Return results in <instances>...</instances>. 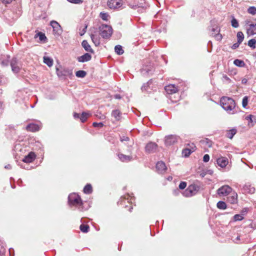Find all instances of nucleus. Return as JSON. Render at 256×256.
<instances>
[{"label": "nucleus", "mask_w": 256, "mask_h": 256, "mask_svg": "<svg viewBox=\"0 0 256 256\" xmlns=\"http://www.w3.org/2000/svg\"><path fill=\"white\" fill-rule=\"evenodd\" d=\"M247 82H248V80L246 78H244L242 80V84H246L247 83Z\"/></svg>", "instance_id": "nucleus-55"}, {"label": "nucleus", "mask_w": 256, "mask_h": 256, "mask_svg": "<svg viewBox=\"0 0 256 256\" xmlns=\"http://www.w3.org/2000/svg\"><path fill=\"white\" fill-rule=\"evenodd\" d=\"M70 3L74 4H81L83 2L82 0H67Z\"/></svg>", "instance_id": "nucleus-47"}, {"label": "nucleus", "mask_w": 256, "mask_h": 256, "mask_svg": "<svg viewBox=\"0 0 256 256\" xmlns=\"http://www.w3.org/2000/svg\"><path fill=\"white\" fill-rule=\"evenodd\" d=\"M86 28H87V26H85V28H84V30H83V33L80 34V35H81V36L83 35V34L86 32Z\"/></svg>", "instance_id": "nucleus-58"}, {"label": "nucleus", "mask_w": 256, "mask_h": 256, "mask_svg": "<svg viewBox=\"0 0 256 256\" xmlns=\"http://www.w3.org/2000/svg\"><path fill=\"white\" fill-rule=\"evenodd\" d=\"M44 64H47L48 66H51L53 64L52 59L49 57L44 56Z\"/></svg>", "instance_id": "nucleus-32"}, {"label": "nucleus", "mask_w": 256, "mask_h": 256, "mask_svg": "<svg viewBox=\"0 0 256 256\" xmlns=\"http://www.w3.org/2000/svg\"><path fill=\"white\" fill-rule=\"evenodd\" d=\"M248 98L246 96L242 98V104L243 107L246 108V106L248 105Z\"/></svg>", "instance_id": "nucleus-48"}, {"label": "nucleus", "mask_w": 256, "mask_h": 256, "mask_svg": "<svg viewBox=\"0 0 256 256\" xmlns=\"http://www.w3.org/2000/svg\"><path fill=\"white\" fill-rule=\"evenodd\" d=\"M115 52L118 55L122 54L124 53V50L122 48V46L120 45H117L115 46Z\"/></svg>", "instance_id": "nucleus-38"}, {"label": "nucleus", "mask_w": 256, "mask_h": 256, "mask_svg": "<svg viewBox=\"0 0 256 256\" xmlns=\"http://www.w3.org/2000/svg\"><path fill=\"white\" fill-rule=\"evenodd\" d=\"M220 29L218 26H216V28H214L212 30V36H214L216 40L220 41L222 38V35L220 34Z\"/></svg>", "instance_id": "nucleus-12"}, {"label": "nucleus", "mask_w": 256, "mask_h": 256, "mask_svg": "<svg viewBox=\"0 0 256 256\" xmlns=\"http://www.w3.org/2000/svg\"><path fill=\"white\" fill-rule=\"evenodd\" d=\"M118 156L122 162H128L132 160V156L125 155L122 154H118Z\"/></svg>", "instance_id": "nucleus-24"}, {"label": "nucleus", "mask_w": 256, "mask_h": 256, "mask_svg": "<svg viewBox=\"0 0 256 256\" xmlns=\"http://www.w3.org/2000/svg\"><path fill=\"white\" fill-rule=\"evenodd\" d=\"M90 116V114L86 112H83L81 115H80V120L81 122H84L86 121L88 118Z\"/></svg>", "instance_id": "nucleus-31"}, {"label": "nucleus", "mask_w": 256, "mask_h": 256, "mask_svg": "<svg viewBox=\"0 0 256 256\" xmlns=\"http://www.w3.org/2000/svg\"><path fill=\"white\" fill-rule=\"evenodd\" d=\"M228 163V159L226 157H220L217 159L218 164L222 168L226 167Z\"/></svg>", "instance_id": "nucleus-17"}, {"label": "nucleus", "mask_w": 256, "mask_h": 256, "mask_svg": "<svg viewBox=\"0 0 256 256\" xmlns=\"http://www.w3.org/2000/svg\"><path fill=\"white\" fill-rule=\"evenodd\" d=\"M234 64L236 66L240 67H243L245 65V63L243 60L238 59L235 60L234 62Z\"/></svg>", "instance_id": "nucleus-36"}, {"label": "nucleus", "mask_w": 256, "mask_h": 256, "mask_svg": "<svg viewBox=\"0 0 256 256\" xmlns=\"http://www.w3.org/2000/svg\"><path fill=\"white\" fill-rule=\"evenodd\" d=\"M200 190V187L196 184H192L188 187L183 193L186 197H190L196 194Z\"/></svg>", "instance_id": "nucleus-4"}, {"label": "nucleus", "mask_w": 256, "mask_h": 256, "mask_svg": "<svg viewBox=\"0 0 256 256\" xmlns=\"http://www.w3.org/2000/svg\"><path fill=\"white\" fill-rule=\"evenodd\" d=\"M232 26L234 28H236L239 26L238 20L235 18H233L232 20Z\"/></svg>", "instance_id": "nucleus-44"}, {"label": "nucleus", "mask_w": 256, "mask_h": 256, "mask_svg": "<svg viewBox=\"0 0 256 256\" xmlns=\"http://www.w3.org/2000/svg\"><path fill=\"white\" fill-rule=\"evenodd\" d=\"M10 66L12 71L16 74L18 73L21 68L20 64L15 58H12L10 60Z\"/></svg>", "instance_id": "nucleus-8"}, {"label": "nucleus", "mask_w": 256, "mask_h": 256, "mask_svg": "<svg viewBox=\"0 0 256 256\" xmlns=\"http://www.w3.org/2000/svg\"><path fill=\"white\" fill-rule=\"evenodd\" d=\"M227 200L232 204H234L238 202V194L236 192H232L231 195L228 197Z\"/></svg>", "instance_id": "nucleus-18"}, {"label": "nucleus", "mask_w": 256, "mask_h": 256, "mask_svg": "<svg viewBox=\"0 0 256 256\" xmlns=\"http://www.w3.org/2000/svg\"><path fill=\"white\" fill-rule=\"evenodd\" d=\"M3 4H8L11 3L14 0H1Z\"/></svg>", "instance_id": "nucleus-53"}, {"label": "nucleus", "mask_w": 256, "mask_h": 256, "mask_svg": "<svg viewBox=\"0 0 256 256\" xmlns=\"http://www.w3.org/2000/svg\"><path fill=\"white\" fill-rule=\"evenodd\" d=\"M236 240H240V236H238L236 237Z\"/></svg>", "instance_id": "nucleus-60"}, {"label": "nucleus", "mask_w": 256, "mask_h": 256, "mask_svg": "<svg viewBox=\"0 0 256 256\" xmlns=\"http://www.w3.org/2000/svg\"><path fill=\"white\" fill-rule=\"evenodd\" d=\"M50 25L53 28L54 34L60 35L62 32V28L60 24L56 21L52 20L50 22Z\"/></svg>", "instance_id": "nucleus-11"}, {"label": "nucleus", "mask_w": 256, "mask_h": 256, "mask_svg": "<svg viewBox=\"0 0 256 256\" xmlns=\"http://www.w3.org/2000/svg\"><path fill=\"white\" fill-rule=\"evenodd\" d=\"M92 126L94 127H99V128H102L104 126V124L102 122H94L92 124Z\"/></svg>", "instance_id": "nucleus-50"}, {"label": "nucleus", "mask_w": 256, "mask_h": 256, "mask_svg": "<svg viewBox=\"0 0 256 256\" xmlns=\"http://www.w3.org/2000/svg\"><path fill=\"white\" fill-rule=\"evenodd\" d=\"M91 58V56L88 53H86L82 56L78 57V60L80 62H84L90 60Z\"/></svg>", "instance_id": "nucleus-19"}, {"label": "nucleus", "mask_w": 256, "mask_h": 256, "mask_svg": "<svg viewBox=\"0 0 256 256\" xmlns=\"http://www.w3.org/2000/svg\"><path fill=\"white\" fill-rule=\"evenodd\" d=\"M158 145L154 142H150L145 146L146 152L148 154L155 152L158 148Z\"/></svg>", "instance_id": "nucleus-10"}, {"label": "nucleus", "mask_w": 256, "mask_h": 256, "mask_svg": "<svg viewBox=\"0 0 256 256\" xmlns=\"http://www.w3.org/2000/svg\"><path fill=\"white\" fill-rule=\"evenodd\" d=\"M40 130V126L37 124L32 123L26 127V130L28 132H36Z\"/></svg>", "instance_id": "nucleus-16"}, {"label": "nucleus", "mask_w": 256, "mask_h": 256, "mask_svg": "<svg viewBox=\"0 0 256 256\" xmlns=\"http://www.w3.org/2000/svg\"><path fill=\"white\" fill-rule=\"evenodd\" d=\"M179 137L176 135H169L165 138V144L166 146H171L176 143Z\"/></svg>", "instance_id": "nucleus-9"}, {"label": "nucleus", "mask_w": 256, "mask_h": 256, "mask_svg": "<svg viewBox=\"0 0 256 256\" xmlns=\"http://www.w3.org/2000/svg\"><path fill=\"white\" fill-rule=\"evenodd\" d=\"M164 89L166 92L169 94H174L178 91V87L174 84H172L166 86Z\"/></svg>", "instance_id": "nucleus-13"}, {"label": "nucleus", "mask_w": 256, "mask_h": 256, "mask_svg": "<svg viewBox=\"0 0 256 256\" xmlns=\"http://www.w3.org/2000/svg\"><path fill=\"white\" fill-rule=\"evenodd\" d=\"M226 136L228 138L232 139L234 136L236 134L237 130L235 128H233L229 130H226Z\"/></svg>", "instance_id": "nucleus-23"}, {"label": "nucleus", "mask_w": 256, "mask_h": 256, "mask_svg": "<svg viewBox=\"0 0 256 256\" xmlns=\"http://www.w3.org/2000/svg\"><path fill=\"white\" fill-rule=\"evenodd\" d=\"M232 188L228 185H224L217 190V194L220 196H227L232 192Z\"/></svg>", "instance_id": "nucleus-6"}, {"label": "nucleus", "mask_w": 256, "mask_h": 256, "mask_svg": "<svg viewBox=\"0 0 256 256\" xmlns=\"http://www.w3.org/2000/svg\"><path fill=\"white\" fill-rule=\"evenodd\" d=\"M83 192L86 194H90L92 192V188L90 184H87L84 188Z\"/></svg>", "instance_id": "nucleus-29"}, {"label": "nucleus", "mask_w": 256, "mask_h": 256, "mask_svg": "<svg viewBox=\"0 0 256 256\" xmlns=\"http://www.w3.org/2000/svg\"><path fill=\"white\" fill-rule=\"evenodd\" d=\"M210 160V156L208 154H206L204 156L203 160L204 162H208Z\"/></svg>", "instance_id": "nucleus-51"}, {"label": "nucleus", "mask_w": 256, "mask_h": 256, "mask_svg": "<svg viewBox=\"0 0 256 256\" xmlns=\"http://www.w3.org/2000/svg\"><path fill=\"white\" fill-rule=\"evenodd\" d=\"M186 185H187V184H186V182H182L180 184L178 188H180V189L184 190V188H186Z\"/></svg>", "instance_id": "nucleus-49"}, {"label": "nucleus", "mask_w": 256, "mask_h": 256, "mask_svg": "<svg viewBox=\"0 0 256 256\" xmlns=\"http://www.w3.org/2000/svg\"><path fill=\"white\" fill-rule=\"evenodd\" d=\"M248 12L250 14H251L252 15H254L256 14V8L254 6H250L248 9Z\"/></svg>", "instance_id": "nucleus-41"}, {"label": "nucleus", "mask_w": 256, "mask_h": 256, "mask_svg": "<svg viewBox=\"0 0 256 256\" xmlns=\"http://www.w3.org/2000/svg\"><path fill=\"white\" fill-rule=\"evenodd\" d=\"M248 35L253 36L256 34V24H250L247 28Z\"/></svg>", "instance_id": "nucleus-20"}, {"label": "nucleus", "mask_w": 256, "mask_h": 256, "mask_svg": "<svg viewBox=\"0 0 256 256\" xmlns=\"http://www.w3.org/2000/svg\"><path fill=\"white\" fill-rule=\"evenodd\" d=\"M74 117L76 119L80 118V114L78 113L74 112Z\"/></svg>", "instance_id": "nucleus-54"}, {"label": "nucleus", "mask_w": 256, "mask_h": 256, "mask_svg": "<svg viewBox=\"0 0 256 256\" xmlns=\"http://www.w3.org/2000/svg\"><path fill=\"white\" fill-rule=\"evenodd\" d=\"M244 190L246 192L252 194L254 192L255 188L250 184H246L244 186Z\"/></svg>", "instance_id": "nucleus-28"}, {"label": "nucleus", "mask_w": 256, "mask_h": 256, "mask_svg": "<svg viewBox=\"0 0 256 256\" xmlns=\"http://www.w3.org/2000/svg\"><path fill=\"white\" fill-rule=\"evenodd\" d=\"M36 155L34 152H30L27 156H25L22 161L26 163L32 162L36 158Z\"/></svg>", "instance_id": "nucleus-15"}, {"label": "nucleus", "mask_w": 256, "mask_h": 256, "mask_svg": "<svg viewBox=\"0 0 256 256\" xmlns=\"http://www.w3.org/2000/svg\"><path fill=\"white\" fill-rule=\"evenodd\" d=\"M10 56L8 55H2L0 56L1 64L3 66H8L9 64Z\"/></svg>", "instance_id": "nucleus-21"}, {"label": "nucleus", "mask_w": 256, "mask_h": 256, "mask_svg": "<svg viewBox=\"0 0 256 256\" xmlns=\"http://www.w3.org/2000/svg\"><path fill=\"white\" fill-rule=\"evenodd\" d=\"M224 78L226 80H228L229 79L228 78L227 76H225Z\"/></svg>", "instance_id": "nucleus-61"}, {"label": "nucleus", "mask_w": 256, "mask_h": 256, "mask_svg": "<svg viewBox=\"0 0 256 256\" xmlns=\"http://www.w3.org/2000/svg\"><path fill=\"white\" fill-rule=\"evenodd\" d=\"M90 38L92 42L96 46H98L100 44V41L99 38L98 36H96L94 34H92L90 35Z\"/></svg>", "instance_id": "nucleus-33"}, {"label": "nucleus", "mask_w": 256, "mask_h": 256, "mask_svg": "<svg viewBox=\"0 0 256 256\" xmlns=\"http://www.w3.org/2000/svg\"><path fill=\"white\" fill-rule=\"evenodd\" d=\"M248 46L252 48H255L256 47V40L254 38L249 40Z\"/></svg>", "instance_id": "nucleus-39"}, {"label": "nucleus", "mask_w": 256, "mask_h": 256, "mask_svg": "<svg viewBox=\"0 0 256 256\" xmlns=\"http://www.w3.org/2000/svg\"><path fill=\"white\" fill-rule=\"evenodd\" d=\"M239 44H234L233 46H232V48H238L239 46Z\"/></svg>", "instance_id": "nucleus-56"}, {"label": "nucleus", "mask_w": 256, "mask_h": 256, "mask_svg": "<svg viewBox=\"0 0 256 256\" xmlns=\"http://www.w3.org/2000/svg\"><path fill=\"white\" fill-rule=\"evenodd\" d=\"M80 228L82 232L86 233L89 231L90 226L88 224H82L80 226Z\"/></svg>", "instance_id": "nucleus-34"}, {"label": "nucleus", "mask_w": 256, "mask_h": 256, "mask_svg": "<svg viewBox=\"0 0 256 256\" xmlns=\"http://www.w3.org/2000/svg\"><path fill=\"white\" fill-rule=\"evenodd\" d=\"M217 207L220 210H225L226 208V204L225 202L222 201H219L217 203Z\"/></svg>", "instance_id": "nucleus-35"}, {"label": "nucleus", "mask_w": 256, "mask_h": 256, "mask_svg": "<svg viewBox=\"0 0 256 256\" xmlns=\"http://www.w3.org/2000/svg\"><path fill=\"white\" fill-rule=\"evenodd\" d=\"M115 98H118V99H120V98H121V97H120V95H116V96H115Z\"/></svg>", "instance_id": "nucleus-59"}, {"label": "nucleus", "mask_w": 256, "mask_h": 256, "mask_svg": "<svg viewBox=\"0 0 256 256\" xmlns=\"http://www.w3.org/2000/svg\"><path fill=\"white\" fill-rule=\"evenodd\" d=\"M58 74L60 77H62V76H71L72 75V72L71 70L64 69L59 72Z\"/></svg>", "instance_id": "nucleus-22"}, {"label": "nucleus", "mask_w": 256, "mask_h": 256, "mask_svg": "<svg viewBox=\"0 0 256 256\" xmlns=\"http://www.w3.org/2000/svg\"><path fill=\"white\" fill-rule=\"evenodd\" d=\"M100 16L102 20H107L108 14L107 13L101 12L100 13Z\"/></svg>", "instance_id": "nucleus-45"}, {"label": "nucleus", "mask_w": 256, "mask_h": 256, "mask_svg": "<svg viewBox=\"0 0 256 256\" xmlns=\"http://www.w3.org/2000/svg\"><path fill=\"white\" fill-rule=\"evenodd\" d=\"M86 74V73L84 70H78L76 72V75L78 78H84Z\"/></svg>", "instance_id": "nucleus-40"}, {"label": "nucleus", "mask_w": 256, "mask_h": 256, "mask_svg": "<svg viewBox=\"0 0 256 256\" xmlns=\"http://www.w3.org/2000/svg\"><path fill=\"white\" fill-rule=\"evenodd\" d=\"M192 152L189 150L188 148H186L182 150V154H184L185 156H188Z\"/></svg>", "instance_id": "nucleus-43"}, {"label": "nucleus", "mask_w": 256, "mask_h": 256, "mask_svg": "<svg viewBox=\"0 0 256 256\" xmlns=\"http://www.w3.org/2000/svg\"><path fill=\"white\" fill-rule=\"evenodd\" d=\"M132 198L128 194H124V196L120 197L118 204L119 205H123L126 204V202L128 204V205L126 206V208H128V210L131 212L133 208L132 204Z\"/></svg>", "instance_id": "nucleus-3"}, {"label": "nucleus", "mask_w": 256, "mask_h": 256, "mask_svg": "<svg viewBox=\"0 0 256 256\" xmlns=\"http://www.w3.org/2000/svg\"><path fill=\"white\" fill-rule=\"evenodd\" d=\"M234 220L235 221L242 220L244 219V217L241 214H236L234 216Z\"/></svg>", "instance_id": "nucleus-46"}, {"label": "nucleus", "mask_w": 256, "mask_h": 256, "mask_svg": "<svg viewBox=\"0 0 256 256\" xmlns=\"http://www.w3.org/2000/svg\"><path fill=\"white\" fill-rule=\"evenodd\" d=\"M100 35L103 38H107L110 37L112 34V28L108 25L102 26L100 28Z\"/></svg>", "instance_id": "nucleus-5"}, {"label": "nucleus", "mask_w": 256, "mask_h": 256, "mask_svg": "<svg viewBox=\"0 0 256 256\" xmlns=\"http://www.w3.org/2000/svg\"><path fill=\"white\" fill-rule=\"evenodd\" d=\"M112 116H114L116 120H120L121 118V112L118 110H114L112 113Z\"/></svg>", "instance_id": "nucleus-30"}, {"label": "nucleus", "mask_w": 256, "mask_h": 256, "mask_svg": "<svg viewBox=\"0 0 256 256\" xmlns=\"http://www.w3.org/2000/svg\"><path fill=\"white\" fill-rule=\"evenodd\" d=\"M68 201L70 204L78 206L80 211L83 210V203L80 197L78 195L76 194H70L68 196Z\"/></svg>", "instance_id": "nucleus-2"}, {"label": "nucleus", "mask_w": 256, "mask_h": 256, "mask_svg": "<svg viewBox=\"0 0 256 256\" xmlns=\"http://www.w3.org/2000/svg\"><path fill=\"white\" fill-rule=\"evenodd\" d=\"M220 104L222 108L230 114H234L236 112V104L234 99L228 96H222L220 98Z\"/></svg>", "instance_id": "nucleus-1"}, {"label": "nucleus", "mask_w": 256, "mask_h": 256, "mask_svg": "<svg viewBox=\"0 0 256 256\" xmlns=\"http://www.w3.org/2000/svg\"><path fill=\"white\" fill-rule=\"evenodd\" d=\"M238 43L240 44L244 40V36L242 32H238L237 33Z\"/></svg>", "instance_id": "nucleus-37"}, {"label": "nucleus", "mask_w": 256, "mask_h": 256, "mask_svg": "<svg viewBox=\"0 0 256 256\" xmlns=\"http://www.w3.org/2000/svg\"><path fill=\"white\" fill-rule=\"evenodd\" d=\"M82 45L86 51L89 52L91 53H94V51L91 48L90 46L88 44V42L86 40L82 41Z\"/></svg>", "instance_id": "nucleus-25"}, {"label": "nucleus", "mask_w": 256, "mask_h": 256, "mask_svg": "<svg viewBox=\"0 0 256 256\" xmlns=\"http://www.w3.org/2000/svg\"><path fill=\"white\" fill-rule=\"evenodd\" d=\"M200 143L208 148L212 146L213 142L208 138H205L200 141Z\"/></svg>", "instance_id": "nucleus-27"}, {"label": "nucleus", "mask_w": 256, "mask_h": 256, "mask_svg": "<svg viewBox=\"0 0 256 256\" xmlns=\"http://www.w3.org/2000/svg\"><path fill=\"white\" fill-rule=\"evenodd\" d=\"M252 116L250 115L249 116H246V118L248 120H250V122H252V120L251 118Z\"/></svg>", "instance_id": "nucleus-57"}, {"label": "nucleus", "mask_w": 256, "mask_h": 256, "mask_svg": "<svg viewBox=\"0 0 256 256\" xmlns=\"http://www.w3.org/2000/svg\"><path fill=\"white\" fill-rule=\"evenodd\" d=\"M129 6H130L131 8H133V9H136L137 8H140V6H138V4H129Z\"/></svg>", "instance_id": "nucleus-52"}, {"label": "nucleus", "mask_w": 256, "mask_h": 256, "mask_svg": "<svg viewBox=\"0 0 256 256\" xmlns=\"http://www.w3.org/2000/svg\"><path fill=\"white\" fill-rule=\"evenodd\" d=\"M186 148H189L191 152H194L196 150V146L194 143L188 144Z\"/></svg>", "instance_id": "nucleus-42"}, {"label": "nucleus", "mask_w": 256, "mask_h": 256, "mask_svg": "<svg viewBox=\"0 0 256 256\" xmlns=\"http://www.w3.org/2000/svg\"><path fill=\"white\" fill-rule=\"evenodd\" d=\"M122 5V0H108V6L110 8L116 9L120 8Z\"/></svg>", "instance_id": "nucleus-7"}, {"label": "nucleus", "mask_w": 256, "mask_h": 256, "mask_svg": "<svg viewBox=\"0 0 256 256\" xmlns=\"http://www.w3.org/2000/svg\"><path fill=\"white\" fill-rule=\"evenodd\" d=\"M38 37L39 38V39L40 42H44L46 40V37L45 34L40 32H38L34 36V38H36Z\"/></svg>", "instance_id": "nucleus-26"}, {"label": "nucleus", "mask_w": 256, "mask_h": 256, "mask_svg": "<svg viewBox=\"0 0 256 256\" xmlns=\"http://www.w3.org/2000/svg\"><path fill=\"white\" fill-rule=\"evenodd\" d=\"M156 169L158 172L164 174L166 170V166L162 162H158L156 164Z\"/></svg>", "instance_id": "nucleus-14"}]
</instances>
